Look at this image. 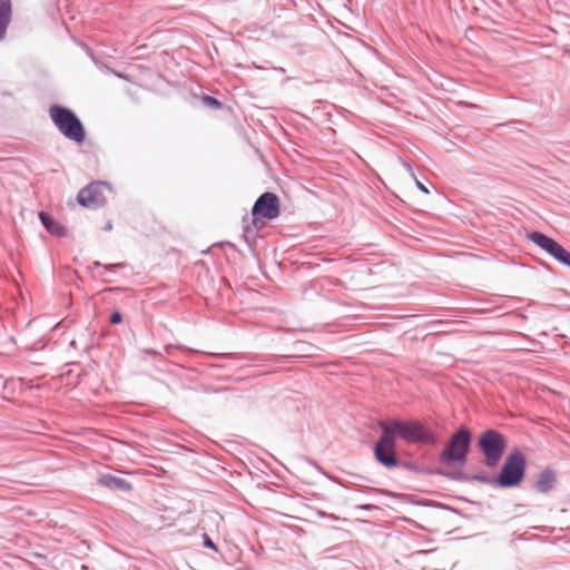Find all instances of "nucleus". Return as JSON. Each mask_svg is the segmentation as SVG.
I'll use <instances>...</instances> for the list:
<instances>
[{"label": "nucleus", "instance_id": "1", "mask_svg": "<svg viewBox=\"0 0 570 570\" xmlns=\"http://www.w3.org/2000/svg\"><path fill=\"white\" fill-rule=\"evenodd\" d=\"M49 116L66 138L77 144H82L85 141L86 131L83 125L72 110L58 105H52L49 108Z\"/></svg>", "mask_w": 570, "mask_h": 570}, {"label": "nucleus", "instance_id": "2", "mask_svg": "<svg viewBox=\"0 0 570 570\" xmlns=\"http://www.w3.org/2000/svg\"><path fill=\"white\" fill-rule=\"evenodd\" d=\"M380 428L386 432L395 441V438L410 442H433V435L425 429V426L416 421H392L380 422Z\"/></svg>", "mask_w": 570, "mask_h": 570}, {"label": "nucleus", "instance_id": "3", "mask_svg": "<svg viewBox=\"0 0 570 570\" xmlns=\"http://www.w3.org/2000/svg\"><path fill=\"white\" fill-rule=\"evenodd\" d=\"M527 460L520 451L511 452L501 469L497 484L502 488H512L521 483L524 478Z\"/></svg>", "mask_w": 570, "mask_h": 570}, {"label": "nucleus", "instance_id": "4", "mask_svg": "<svg viewBox=\"0 0 570 570\" xmlns=\"http://www.w3.org/2000/svg\"><path fill=\"white\" fill-rule=\"evenodd\" d=\"M479 445L489 466H495L505 449L504 438L494 430L485 431L479 439Z\"/></svg>", "mask_w": 570, "mask_h": 570}, {"label": "nucleus", "instance_id": "5", "mask_svg": "<svg viewBox=\"0 0 570 570\" xmlns=\"http://www.w3.org/2000/svg\"><path fill=\"white\" fill-rule=\"evenodd\" d=\"M111 187L105 181H95L82 188L77 196L78 203L83 207L97 208L106 204Z\"/></svg>", "mask_w": 570, "mask_h": 570}, {"label": "nucleus", "instance_id": "6", "mask_svg": "<svg viewBox=\"0 0 570 570\" xmlns=\"http://www.w3.org/2000/svg\"><path fill=\"white\" fill-rule=\"evenodd\" d=\"M470 445V432L462 428L460 429L451 440L448 446L443 450L441 460L443 462L455 461L463 463L466 458V453Z\"/></svg>", "mask_w": 570, "mask_h": 570}, {"label": "nucleus", "instance_id": "7", "mask_svg": "<svg viewBox=\"0 0 570 570\" xmlns=\"http://www.w3.org/2000/svg\"><path fill=\"white\" fill-rule=\"evenodd\" d=\"M281 206L278 197L273 193H264L255 202L252 208L253 223L257 225L259 220H272L279 216Z\"/></svg>", "mask_w": 570, "mask_h": 570}, {"label": "nucleus", "instance_id": "8", "mask_svg": "<svg viewBox=\"0 0 570 570\" xmlns=\"http://www.w3.org/2000/svg\"><path fill=\"white\" fill-rule=\"evenodd\" d=\"M529 238L541 249L551 255L554 259L559 261L564 265L570 266V253L553 238L540 232L531 233L529 235Z\"/></svg>", "mask_w": 570, "mask_h": 570}, {"label": "nucleus", "instance_id": "9", "mask_svg": "<svg viewBox=\"0 0 570 570\" xmlns=\"http://www.w3.org/2000/svg\"><path fill=\"white\" fill-rule=\"evenodd\" d=\"M375 459L386 468H394L397 465L395 455V441L382 431V435L374 448Z\"/></svg>", "mask_w": 570, "mask_h": 570}, {"label": "nucleus", "instance_id": "10", "mask_svg": "<svg viewBox=\"0 0 570 570\" xmlns=\"http://www.w3.org/2000/svg\"><path fill=\"white\" fill-rule=\"evenodd\" d=\"M556 481V473L552 470H543L538 475V479L535 481V489L541 493H547L553 489Z\"/></svg>", "mask_w": 570, "mask_h": 570}, {"label": "nucleus", "instance_id": "11", "mask_svg": "<svg viewBox=\"0 0 570 570\" xmlns=\"http://www.w3.org/2000/svg\"><path fill=\"white\" fill-rule=\"evenodd\" d=\"M98 483L101 487H105V488L111 489V490H114V489L121 490V491H130L131 490V485L129 482H127L124 479L110 475V474L101 475L98 480Z\"/></svg>", "mask_w": 570, "mask_h": 570}, {"label": "nucleus", "instance_id": "12", "mask_svg": "<svg viewBox=\"0 0 570 570\" xmlns=\"http://www.w3.org/2000/svg\"><path fill=\"white\" fill-rule=\"evenodd\" d=\"M11 18L10 0H0V40L3 38Z\"/></svg>", "mask_w": 570, "mask_h": 570}, {"label": "nucleus", "instance_id": "13", "mask_svg": "<svg viewBox=\"0 0 570 570\" xmlns=\"http://www.w3.org/2000/svg\"><path fill=\"white\" fill-rule=\"evenodd\" d=\"M39 217H40V220L43 224V226L52 235H56V236L65 235V228L58 222H56L49 214L41 212L39 214Z\"/></svg>", "mask_w": 570, "mask_h": 570}, {"label": "nucleus", "instance_id": "14", "mask_svg": "<svg viewBox=\"0 0 570 570\" xmlns=\"http://www.w3.org/2000/svg\"><path fill=\"white\" fill-rule=\"evenodd\" d=\"M204 101L206 105L210 106V107H214V108H219L220 107V102L214 98V97H210V96H206L204 98Z\"/></svg>", "mask_w": 570, "mask_h": 570}, {"label": "nucleus", "instance_id": "15", "mask_svg": "<svg viewBox=\"0 0 570 570\" xmlns=\"http://www.w3.org/2000/svg\"><path fill=\"white\" fill-rule=\"evenodd\" d=\"M122 320V316L119 312H114L110 316L111 324H119Z\"/></svg>", "mask_w": 570, "mask_h": 570}, {"label": "nucleus", "instance_id": "16", "mask_svg": "<svg viewBox=\"0 0 570 570\" xmlns=\"http://www.w3.org/2000/svg\"><path fill=\"white\" fill-rule=\"evenodd\" d=\"M416 186L420 190H422L424 194H429V190L428 188L422 184L420 183L419 180H416Z\"/></svg>", "mask_w": 570, "mask_h": 570}, {"label": "nucleus", "instance_id": "17", "mask_svg": "<svg viewBox=\"0 0 570 570\" xmlns=\"http://www.w3.org/2000/svg\"><path fill=\"white\" fill-rule=\"evenodd\" d=\"M205 544L212 549H216L215 544L213 543V541L210 539H206L205 540Z\"/></svg>", "mask_w": 570, "mask_h": 570}, {"label": "nucleus", "instance_id": "18", "mask_svg": "<svg viewBox=\"0 0 570 570\" xmlns=\"http://www.w3.org/2000/svg\"><path fill=\"white\" fill-rule=\"evenodd\" d=\"M104 229H105L106 232H110V230L112 229V224H111V222H108V223L105 225Z\"/></svg>", "mask_w": 570, "mask_h": 570}]
</instances>
